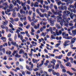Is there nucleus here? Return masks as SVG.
<instances>
[{"label": "nucleus", "mask_w": 76, "mask_h": 76, "mask_svg": "<svg viewBox=\"0 0 76 76\" xmlns=\"http://www.w3.org/2000/svg\"><path fill=\"white\" fill-rule=\"evenodd\" d=\"M70 20V18H69L67 19V18H66V20L65 21V22H64L65 26H66L67 27H68L69 26L68 23H69V20Z\"/></svg>", "instance_id": "f257e3e1"}, {"label": "nucleus", "mask_w": 76, "mask_h": 76, "mask_svg": "<svg viewBox=\"0 0 76 76\" xmlns=\"http://www.w3.org/2000/svg\"><path fill=\"white\" fill-rule=\"evenodd\" d=\"M58 9L59 10H67V6H64L63 7V6H61L58 7Z\"/></svg>", "instance_id": "f03ea898"}, {"label": "nucleus", "mask_w": 76, "mask_h": 76, "mask_svg": "<svg viewBox=\"0 0 76 76\" xmlns=\"http://www.w3.org/2000/svg\"><path fill=\"white\" fill-rule=\"evenodd\" d=\"M56 32L57 35L58 36V35H61V34L62 33L61 30H59L58 31L57 29L56 30Z\"/></svg>", "instance_id": "7ed1b4c3"}, {"label": "nucleus", "mask_w": 76, "mask_h": 76, "mask_svg": "<svg viewBox=\"0 0 76 76\" xmlns=\"http://www.w3.org/2000/svg\"><path fill=\"white\" fill-rule=\"evenodd\" d=\"M61 13H62V11H59L58 12H56L55 13V14L56 15H58L59 16H62V14H61Z\"/></svg>", "instance_id": "20e7f679"}, {"label": "nucleus", "mask_w": 76, "mask_h": 76, "mask_svg": "<svg viewBox=\"0 0 76 76\" xmlns=\"http://www.w3.org/2000/svg\"><path fill=\"white\" fill-rule=\"evenodd\" d=\"M70 41L69 40H66L65 41L63 45L64 46H67L69 45V44H69V42H70Z\"/></svg>", "instance_id": "39448f33"}, {"label": "nucleus", "mask_w": 76, "mask_h": 76, "mask_svg": "<svg viewBox=\"0 0 76 76\" xmlns=\"http://www.w3.org/2000/svg\"><path fill=\"white\" fill-rule=\"evenodd\" d=\"M67 16V15H65L64 14H63L62 16V18H63V19L62 20V22L64 23V22H65L66 21V16Z\"/></svg>", "instance_id": "423d86ee"}, {"label": "nucleus", "mask_w": 76, "mask_h": 76, "mask_svg": "<svg viewBox=\"0 0 76 76\" xmlns=\"http://www.w3.org/2000/svg\"><path fill=\"white\" fill-rule=\"evenodd\" d=\"M11 44L14 46H16L17 48H18V44L16 43V42L12 41L11 42Z\"/></svg>", "instance_id": "0eeeda50"}, {"label": "nucleus", "mask_w": 76, "mask_h": 76, "mask_svg": "<svg viewBox=\"0 0 76 76\" xmlns=\"http://www.w3.org/2000/svg\"><path fill=\"white\" fill-rule=\"evenodd\" d=\"M8 3L7 2H5L3 3L2 4L3 6H4L6 8H8L9 7V5H8Z\"/></svg>", "instance_id": "6e6552de"}, {"label": "nucleus", "mask_w": 76, "mask_h": 76, "mask_svg": "<svg viewBox=\"0 0 76 76\" xmlns=\"http://www.w3.org/2000/svg\"><path fill=\"white\" fill-rule=\"evenodd\" d=\"M26 67L27 69L28 70H29V71H32V70L33 68H31H31H30L28 65L26 66Z\"/></svg>", "instance_id": "1a4fd4ad"}, {"label": "nucleus", "mask_w": 76, "mask_h": 76, "mask_svg": "<svg viewBox=\"0 0 76 76\" xmlns=\"http://www.w3.org/2000/svg\"><path fill=\"white\" fill-rule=\"evenodd\" d=\"M7 23H8L7 21L5 20V21H3L2 24L4 26H6V25H7Z\"/></svg>", "instance_id": "9d476101"}, {"label": "nucleus", "mask_w": 76, "mask_h": 76, "mask_svg": "<svg viewBox=\"0 0 76 76\" xmlns=\"http://www.w3.org/2000/svg\"><path fill=\"white\" fill-rule=\"evenodd\" d=\"M20 12L21 14H25V11H24L23 9H22L20 10Z\"/></svg>", "instance_id": "9b49d317"}, {"label": "nucleus", "mask_w": 76, "mask_h": 76, "mask_svg": "<svg viewBox=\"0 0 76 76\" xmlns=\"http://www.w3.org/2000/svg\"><path fill=\"white\" fill-rule=\"evenodd\" d=\"M72 32L73 35L75 36V35H76V29H75L74 30H72Z\"/></svg>", "instance_id": "f8f14e48"}, {"label": "nucleus", "mask_w": 76, "mask_h": 76, "mask_svg": "<svg viewBox=\"0 0 76 76\" xmlns=\"http://www.w3.org/2000/svg\"><path fill=\"white\" fill-rule=\"evenodd\" d=\"M34 28L35 29H39V23L37 24V26H35Z\"/></svg>", "instance_id": "ddd939ff"}, {"label": "nucleus", "mask_w": 76, "mask_h": 76, "mask_svg": "<svg viewBox=\"0 0 76 76\" xmlns=\"http://www.w3.org/2000/svg\"><path fill=\"white\" fill-rule=\"evenodd\" d=\"M63 56L62 55H60L59 56H56L55 57L56 58H58V59H61V58Z\"/></svg>", "instance_id": "4468645a"}, {"label": "nucleus", "mask_w": 76, "mask_h": 76, "mask_svg": "<svg viewBox=\"0 0 76 76\" xmlns=\"http://www.w3.org/2000/svg\"><path fill=\"white\" fill-rule=\"evenodd\" d=\"M9 7L10 9H13V5L12 4H10V6H9Z\"/></svg>", "instance_id": "2eb2a0df"}, {"label": "nucleus", "mask_w": 76, "mask_h": 76, "mask_svg": "<svg viewBox=\"0 0 76 76\" xmlns=\"http://www.w3.org/2000/svg\"><path fill=\"white\" fill-rule=\"evenodd\" d=\"M51 63H53L54 65H55V63H56V61L55 59H53L52 61H50Z\"/></svg>", "instance_id": "dca6fc26"}, {"label": "nucleus", "mask_w": 76, "mask_h": 76, "mask_svg": "<svg viewBox=\"0 0 76 76\" xmlns=\"http://www.w3.org/2000/svg\"><path fill=\"white\" fill-rule=\"evenodd\" d=\"M34 7H38V3L37 2H35L34 4Z\"/></svg>", "instance_id": "f3484780"}, {"label": "nucleus", "mask_w": 76, "mask_h": 76, "mask_svg": "<svg viewBox=\"0 0 76 76\" xmlns=\"http://www.w3.org/2000/svg\"><path fill=\"white\" fill-rule=\"evenodd\" d=\"M11 53L12 52H11V51L8 50L6 52V54H8L9 55H10Z\"/></svg>", "instance_id": "a211bd4d"}, {"label": "nucleus", "mask_w": 76, "mask_h": 76, "mask_svg": "<svg viewBox=\"0 0 76 76\" xmlns=\"http://www.w3.org/2000/svg\"><path fill=\"white\" fill-rule=\"evenodd\" d=\"M36 12L40 15V16H41V13H40V12H39V10L38 9H37L36 10Z\"/></svg>", "instance_id": "6ab92c4d"}, {"label": "nucleus", "mask_w": 76, "mask_h": 76, "mask_svg": "<svg viewBox=\"0 0 76 76\" xmlns=\"http://www.w3.org/2000/svg\"><path fill=\"white\" fill-rule=\"evenodd\" d=\"M55 26H56L58 29H60L61 28L60 26V25L58 24H56Z\"/></svg>", "instance_id": "aec40b11"}, {"label": "nucleus", "mask_w": 76, "mask_h": 76, "mask_svg": "<svg viewBox=\"0 0 76 76\" xmlns=\"http://www.w3.org/2000/svg\"><path fill=\"white\" fill-rule=\"evenodd\" d=\"M29 64L31 66V68H33L34 67V64H33L31 62L29 63Z\"/></svg>", "instance_id": "412c9836"}, {"label": "nucleus", "mask_w": 76, "mask_h": 76, "mask_svg": "<svg viewBox=\"0 0 76 76\" xmlns=\"http://www.w3.org/2000/svg\"><path fill=\"white\" fill-rule=\"evenodd\" d=\"M68 35L69 34H65L64 36L63 37V38H65V39H66V38H67V37H68Z\"/></svg>", "instance_id": "4be33fe9"}, {"label": "nucleus", "mask_w": 76, "mask_h": 76, "mask_svg": "<svg viewBox=\"0 0 76 76\" xmlns=\"http://www.w3.org/2000/svg\"><path fill=\"white\" fill-rule=\"evenodd\" d=\"M67 73L68 74H69V75H70V76H73V73L72 72H70L69 71H67Z\"/></svg>", "instance_id": "5701e85b"}, {"label": "nucleus", "mask_w": 76, "mask_h": 76, "mask_svg": "<svg viewBox=\"0 0 76 76\" xmlns=\"http://www.w3.org/2000/svg\"><path fill=\"white\" fill-rule=\"evenodd\" d=\"M21 56L20 55H19L18 53H16V54L15 55V57H17V58H19Z\"/></svg>", "instance_id": "b1692460"}, {"label": "nucleus", "mask_w": 76, "mask_h": 76, "mask_svg": "<svg viewBox=\"0 0 76 76\" xmlns=\"http://www.w3.org/2000/svg\"><path fill=\"white\" fill-rule=\"evenodd\" d=\"M66 65L67 66H69L70 67H71L72 65H71V64L70 63V62H68L66 64Z\"/></svg>", "instance_id": "393cba45"}, {"label": "nucleus", "mask_w": 76, "mask_h": 76, "mask_svg": "<svg viewBox=\"0 0 76 76\" xmlns=\"http://www.w3.org/2000/svg\"><path fill=\"white\" fill-rule=\"evenodd\" d=\"M18 23L19 24V26H20V27H23V24L20 22H19Z\"/></svg>", "instance_id": "a878e982"}, {"label": "nucleus", "mask_w": 76, "mask_h": 76, "mask_svg": "<svg viewBox=\"0 0 76 76\" xmlns=\"http://www.w3.org/2000/svg\"><path fill=\"white\" fill-rule=\"evenodd\" d=\"M72 38H73L72 37L68 36V37H67V38H66V39H72Z\"/></svg>", "instance_id": "bb28decb"}, {"label": "nucleus", "mask_w": 76, "mask_h": 76, "mask_svg": "<svg viewBox=\"0 0 76 76\" xmlns=\"http://www.w3.org/2000/svg\"><path fill=\"white\" fill-rule=\"evenodd\" d=\"M56 1L58 3V6H60V4H61V2L60 1V0H59V1Z\"/></svg>", "instance_id": "cd10ccee"}, {"label": "nucleus", "mask_w": 76, "mask_h": 76, "mask_svg": "<svg viewBox=\"0 0 76 76\" xmlns=\"http://www.w3.org/2000/svg\"><path fill=\"white\" fill-rule=\"evenodd\" d=\"M22 53H24V51H23V49H21L20 50V52H19V54H22Z\"/></svg>", "instance_id": "c85d7f7f"}, {"label": "nucleus", "mask_w": 76, "mask_h": 76, "mask_svg": "<svg viewBox=\"0 0 76 76\" xmlns=\"http://www.w3.org/2000/svg\"><path fill=\"white\" fill-rule=\"evenodd\" d=\"M16 52H18V51H17V50L14 51L13 53H12V56H14L15 54H16Z\"/></svg>", "instance_id": "c756f323"}, {"label": "nucleus", "mask_w": 76, "mask_h": 76, "mask_svg": "<svg viewBox=\"0 0 76 76\" xmlns=\"http://www.w3.org/2000/svg\"><path fill=\"white\" fill-rule=\"evenodd\" d=\"M71 53H72V52L71 51L70 52H69L67 54V56H71Z\"/></svg>", "instance_id": "7c9ffc66"}, {"label": "nucleus", "mask_w": 76, "mask_h": 76, "mask_svg": "<svg viewBox=\"0 0 76 76\" xmlns=\"http://www.w3.org/2000/svg\"><path fill=\"white\" fill-rule=\"evenodd\" d=\"M57 19H59L60 20H61V19H62L61 17H59L58 16L57 17Z\"/></svg>", "instance_id": "2f4dec72"}, {"label": "nucleus", "mask_w": 76, "mask_h": 76, "mask_svg": "<svg viewBox=\"0 0 76 76\" xmlns=\"http://www.w3.org/2000/svg\"><path fill=\"white\" fill-rule=\"evenodd\" d=\"M50 32L52 34H54V36H56V32H53V30H52Z\"/></svg>", "instance_id": "473e14b6"}, {"label": "nucleus", "mask_w": 76, "mask_h": 76, "mask_svg": "<svg viewBox=\"0 0 76 76\" xmlns=\"http://www.w3.org/2000/svg\"><path fill=\"white\" fill-rule=\"evenodd\" d=\"M75 16H76V15H75V14H73L72 15L70 16V17L71 19H73V17H74Z\"/></svg>", "instance_id": "72a5a7b5"}, {"label": "nucleus", "mask_w": 76, "mask_h": 76, "mask_svg": "<svg viewBox=\"0 0 76 76\" xmlns=\"http://www.w3.org/2000/svg\"><path fill=\"white\" fill-rule=\"evenodd\" d=\"M54 35H52L51 36V38L52 39H56V37H54Z\"/></svg>", "instance_id": "f704fd0d"}, {"label": "nucleus", "mask_w": 76, "mask_h": 76, "mask_svg": "<svg viewBox=\"0 0 76 76\" xmlns=\"http://www.w3.org/2000/svg\"><path fill=\"white\" fill-rule=\"evenodd\" d=\"M75 42V41L73 39H71V43H72V44H73V43H74Z\"/></svg>", "instance_id": "c9c22d12"}, {"label": "nucleus", "mask_w": 76, "mask_h": 76, "mask_svg": "<svg viewBox=\"0 0 76 76\" xmlns=\"http://www.w3.org/2000/svg\"><path fill=\"white\" fill-rule=\"evenodd\" d=\"M14 20L15 22H18L19 21V18H16L14 19Z\"/></svg>", "instance_id": "e433bc0d"}, {"label": "nucleus", "mask_w": 76, "mask_h": 76, "mask_svg": "<svg viewBox=\"0 0 76 76\" xmlns=\"http://www.w3.org/2000/svg\"><path fill=\"white\" fill-rule=\"evenodd\" d=\"M10 19L12 20V21L11 22V23H13L14 22V20L12 18H10Z\"/></svg>", "instance_id": "4c0bfd02"}, {"label": "nucleus", "mask_w": 76, "mask_h": 76, "mask_svg": "<svg viewBox=\"0 0 76 76\" xmlns=\"http://www.w3.org/2000/svg\"><path fill=\"white\" fill-rule=\"evenodd\" d=\"M21 5L22 6H23V7H24L25 6V3H22V2H21Z\"/></svg>", "instance_id": "58836bf2"}, {"label": "nucleus", "mask_w": 76, "mask_h": 76, "mask_svg": "<svg viewBox=\"0 0 76 76\" xmlns=\"http://www.w3.org/2000/svg\"><path fill=\"white\" fill-rule=\"evenodd\" d=\"M59 67V65L57 64L55 66L56 69H58V67Z\"/></svg>", "instance_id": "ea45409f"}, {"label": "nucleus", "mask_w": 76, "mask_h": 76, "mask_svg": "<svg viewBox=\"0 0 76 76\" xmlns=\"http://www.w3.org/2000/svg\"><path fill=\"white\" fill-rule=\"evenodd\" d=\"M40 10L42 13H44L45 12V10H43L42 9H40Z\"/></svg>", "instance_id": "a19ab883"}, {"label": "nucleus", "mask_w": 76, "mask_h": 76, "mask_svg": "<svg viewBox=\"0 0 76 76\" xmlns=\"http://www.w3.org/2000/svg\"><path fill=\"white\" fill-rule=\"evenodd\" d=\"M53 7V4H51L49 7L50 9H52Z\"/></svg>", "instance_id": "79ce46f5"}, {"label": "nucleus", "mask_w": 76, "mask_h": 76, "mask_svg": "<svg viewBox=\"0 0 76 76\" xmlns=\"http://www.w3.org/2000/svg\"><path fill=\"white\" fill-rule=\"evenodd\" d=\"M26 72H27L26 73L27 74H28V75H31V72L28 71H26Z\"/></svg>", "instance_id": "37998d69"}, {"label": "nucleus", "mask_w": 76, "mask_h": 76, "mask_svg": "<svg viewBox=\"0 0 76 76\" xmlns=\"http://www.w3.org/2000/svg\"><path fill=\"white\" fill-rule=\"evenodd\" d=\"M69 6L71 8L74 9V5H70Z\"/></svg>", "instance_id": "c03bdc74"}, {"label": "nucleus", "mask_w": 76, "mask_h": 76, "mask_svg": "<svg viewBox=\"0 0 76 76\" xmlns=\"http://www.w3.org/2000/svg\"><path fill=\"white\" fill-rule=\"evenodd\" d=\"M63 15H68V14H66L67 12L66 11L63 12Z\"/></svg>", "instance_id": "a18cd8bd"}, {"label": "nucleus", "mask_w": 76, "mask_h": 76, "mask_svg": "<svg viewBox=\"0 0 76 76\" xmlns=\"http://www.w3.org/2000/svg\"><path fill=\"white\" fill-rule=\"evenodd\" d=\"M32 44H35V45H37V42H35L34 41H33L31 42Z\"/></svg>", "instance_id": "49530a36"}, {"label": "nucleus", "mask_w": 76, "mask_h": 76, "mask_svg": "<svg viewBox=\"0 0 76 76\" xmlns=\"http://www.w3.org/2000/svg\"><path fill=\"white\" fill-rule=\"evenodd\" d=\"M31 32H35V30H34V28H32V27H31Z\"/></svg>", "instance_id": "de8ad7c7"}, {"label": "nucleus", "mask_w": 76, "mask_h": 76, "mask_svg": "<svg viewBox=\"0 0 76 76\" xmlns=\"http://www.w3.org/2000/svg\"><path fill=\"white\" fill-rule=\"evenodd\" d=\"M18 16L19 18H20L21 17V16L20 15V14L19 12L18 13Z\"/></svg>", "instance_id": "09e8293b"}, {"label": "nucleus", "mask_w": 76, "mask_h": 76, "mask_svg": "<svg viewBox=\"0 0 76 76\" xmlns=\"http://www.w3.org/2000/svg\"><path fill=\"white\" fill-rule=\"evenodd\" d=\"M54 7L55 9H56V10H57V9H58V8H57V7L56 5H54Z\"/></svg>", "instance_id": "8fccbe9b"}, {"label": "nucleus", "mask_w": 76, "mask_h": 76, "mask_svg": "<svg viewBox=\"0 0 76 76\" xmlns=\"http://www.w3.org/2000/svg\"><path fill=\"white\" fill-rule=\"evenodd\" d=\"M22 74L24 76H25V71H22Z\"/></svg>", "instance_id": "3c124183"}, {"label": "nucleus", "mask_w": 76, "mask_h": 76, "mask_svg": "<svg viewBox=\"0 0 76 76\" xmlns=\"http://www.w3.org/2000/svg\"><path fill=\"white\" fill-rule=\"evenodd\" d=\"M68 3L70 4H72L73 3V0H71L70 1H69Z\"/></svg>", "instance_id": "603ef678"}, {"label": "nucleus", "mask_w": 76, "mask_h": 76, "mask_svg": "<svg viewBox=\"0 0 76 76\" xmlns=\"http://www.w3.org/2000/svg\"><path fill=\"white\" fill-rule=\"evenodd\" d=\"M52 73H53V75H56V72H54V70H53L52 71Z\"/></svg>", "instance_id": "864d4df0"}, {"label": "nucleus", "mask_w": 76, "mask_h": 76, "mask_svg": "<svg viewBox=\"0 0 76 76\" xmlns=\"http://www.w3.org/2000/svg\"><path fill=\"white\" fill-rule=\"evenodd\" d=\"M40 3L42 5H43V2H44V1L42 0H40Z\"/></svg>", "instance_id": "5fc2aeb1"}, {"label": "nucleus", "mask_w": 76, "mask_h": 76, "mask_svg": "<svg viewBox=\"0 0 76 76\" xmlns=\"http://www.w3.org/2000/svg\"><path fill=\"white\" fill-rule=\"evenodd\" d=\"M73 21L74 22H75V26H76V18L73 20Z\"/></svg>", "instance_id": "6e6d98bb"}, {"label": "nucleus", "mask_w": 76, "mask_h": 76, "mask_svg": "<svg viewBox=\"0 0 76 76\" xmlns=\"http://www.w3.org/2000/svg\"><path fill=\"white\" fill-rule=\"evenodd\" d=\"M28 19L29 20V22H31V18L30 17V16H29L28 17Z\"/></svg>", "instance_id": "4d7b16f0"}, {"label": "nucleus", "mask_w": 76, "mask_h": 76, "mask_svg": "<svg viewBox=\"0 0 76 76\" xmlns=\"http://www.w3.org/2000/svg\"><path fill=\"white\" fill-rule=\"evenodd\" d=\"M61 68V69H64V66H63V65L62 64H61L60 65Z\"/></svg>", "instance_id": "13d9d810"}, {"label": "nucleus", "mask_w": 76, "mask_h": 76, "mask_svg": "<svg viewBox=\"0 0 76 76\" xmlns=\"http://www.w3.org/2000/svg\"><path fill=\"white\" fill-rule=\"evenodd\" d=\"M31 25L32 26H35V23L33 22H32L31 23Z\"/></svg>", "instance_id": "bf43d9fd"}, {"label": "nucleus", "mask_w": 76, "mask_h": 76, "mask_svg": "<svg viewBox=\"0 0 76 76\" xmlns=\"http://www.w3.org/2000/svg\"><path fill=\"white\" fill-rule=\"evenodd\" d=\"M17 1V2L19 4H21V2L19 0H16Z\"/></svg>", "instance_id": "052dcab7"}, {"label": "nucleus", "mask_w": 76, "mask_h": 76, "mask_svg": "<svg viewBox=\"0 0 76 76\" xmlns=\"http://www.w3.org/2000/svg\"><path fill=\"white\" fill-rule=\"evenodd\" d=\"M27 3L28 4H31V1L30 0H28L27 1Z\"/></svg>", "instance_id": "680f3d73"}, {"label": "nucleus", "mask_w": 76, "mask_h": 76, "mask_svg": "<svg viewBox=\"0 0 76 76\" xmlns=\"http://www.w3.org/2000/svg\"><path fill=\"white\" fill-rule=\"evenodd\" d=\"M30 26H31L30 25H28V26H26V28L27 29H29V28L30 27Z\"/></svg>", "instance_id": "e2e57ef3"}, {"label": "nucleus", "mask_w": 76, "mask_h": 76, "mask_svg": "<svg viewBox=\"0 0 76 76\" xmlns=\"http://www.w3.org/2000/svg\"><path fill=\"white\" fill-rule=\"evenodd\" d=\"M52 67V65L50 64V65H48V68H51V67Z\"/></svg>", "instance_id": "0e129e2a"}, {"label": "nucleus", "mask_w": 76, "mask_h": 76, "mask_svg": "<svg viewBox=\"0 0 76 76\" xmlns=\"http://www.w3.org/2000/svg\"><path fill=\"white\" fill-rule=\"evenodd\" d=\"M8 40L12 42L13 41V39H12V38H10Z\"/></svg>", "instance_id": "69168bd1"}, {"label": "nucleus", "mask_w": 76, "mask_h": 76, "mask_svg": "<svg viewBox=\"0 0 76 76\" xmlns=\"http://www.w3.org/2000/svg\"><path fill=\"white\" fill-rule=\"evenodd\" d=\"M20 61H23V59L22 58H20L19 59Z\"/></svg>", "instance_id": "338daca9"}, {"label": "nucleus", "mask_w": 76, "mask_h": 76, "mask_svg": "<svg viewBox=\"0 0 76 76\" xmlns=\"http://www.w3.org/2000/svg\"><path fill=\"white\" fill-rule=\"evenodd\" d=\"M44 28H43V27H41L40 29V31H41V32H42V30H44Z\"/></svg>", "instance_id": "774afa93"}]
</instances>
